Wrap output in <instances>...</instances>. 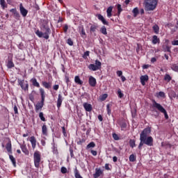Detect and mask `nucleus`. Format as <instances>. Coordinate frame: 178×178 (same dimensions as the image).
<instances>
[{
  "instance_id": "5",
  "label": "nucleus",
  "mask_w": 178,
  "mask_h": 178,
  "mask_svg": "<svg viewBox=\"0 0 178 178\" xmlns=\"http://www.w3.org/2000/svg\"><path fill=\"white\" fill-rule=\"evenodd\" d=\"M153 108H156L159 112L163 113L165 119H169V115H168V111L163 108L161 104L157 103L155 100L153 101Z\"/></svg>"
},
{
  "instance_id": "35",
  "label": "nucleus",
  "mask_w": 178,
  "mask_h": 178,
  "mask_svg": "<svg viewBox=\"0 0 178 178\" xmlns=\"http://www.w3.org/2000/svg\"><path fill=\"white\" fill-rule=\"evenodd\" d=\"M132 13H134V17H137V16H138V13H140V12L138 11V8H134L132 10Z\"/></svg>"
},
{
  "instance_id": "59",
  "label": "nucleus",
  "mask_w": 178,
  "mask_h": 178,
  "mask_svg": "<svg viewBox=\"0 0 178 178\" xmlns=\"http://www.w3.org/2000/svg\"><path fill=\"white\" fill-rule=\"evenodd\" d=\"M159 97H161V98H165V92H159Z\"/></svg>"
},
{
  "instance_id": "61",
  "label": "nucleus",
  "mask_w": 178,
  "mask_h": 178,
  "mask_svg": "<svg viewBox=\"0 0 178 178\" xmlns=\"http://www.w3.org/2000/svg\"><path fill=\"white\" fill-rule=\"evenodd\" d=\"M98 120H99V122H102V120H104V118H102V115H99L97 116Z\"/></svg>"
},
{
  "instance_id": "37",
  "label": "nucleus",
  "mask_w": 178,
  "mask_h": 178,
  "mask_svg": "<svg viewBox=\"0 0 178 178\" xmlns=\"http://www.w3.org/2000/svg\"><path fill=\"white\" fill-rule=\"evenodd\" d=\"M100 33H102V34H104V35H106L108 34V32L106 31V27H105V26H103L100 29Z\"/></svg>"
},
{
  "instance_id": "43",
  "label": "nucleus",
  "mask_w": 178,
  "mask_h": 178,
  "mask_svg": "<svg viewBox=\"0 0 178 178\" xmlns=\"http://www.w3.org/2000/svg\"><path fill=\"white\" fill-rule=\"evenodd\" d=\"M129 161L130 162H136V155L134 154H131L129 156Z\"/></svg>"
},
{
  "instance_id": "7",
  "label": "nucleus",
  "mask_w": 178,
  "mask_h": 178,
  "mask_svg": "<svg viewBox=\"0 0 178 178\" xmlns=\"http://www.w3.org/2000/svg\"><path fill=\"white\" fill-rule=\"evenodd\" d=\"M95 64L89 65L88 66L89 70H92V72H97V70H99V69H101V66H102V63L99 60H96Z\"/></svg>"
},
{
  "instance_id": "32",
  "label": "nucleus",
  "mask_w": 178,
  "mask_h": 178,
  "mask_svg": "<svg viewBox=\"0 0 178 178\" xmlns=\"http://www.w3.org/2000/svg\"><path fill=\"white\" fill-rule=\"evenodd\" d=\"M120 127H121V130L126 131L127 129V123H126L125 122H121Z\"/></svg>"
},
{
  "instance_id": "46",
  "label": "nucleus",
  "mask_w": 178,
  "mask_h": 178,
  "mask_svg": "<svg viewBox=\"0 0 178 178\" xmlns=\"http://www.w3.org/2000/svg\"><path fill=\"white\" fill-rule=\"evenodd\" d=\"M14 17L16 20H20V14L17 11L14 13Z\"/></svg>"
},
{
  "instance_id": "12",
  "label": "nucleus",
  "mask_w": 178,
  "mask_h": 178,
  "mask_svg": "<svg viewBox=\"0 0 178 178\" xmlns=\"http://www.w3.org/2000/svg\"><path fill=\"white\" fill-rule=\"evenodd\" d=\"M140 80L142 86H145V83L149 80V78L148 77V75H142L140 77Z\"/></svg>"
},
{
  "instance_id": "40",
  "label": "nucleus",
  "mask_w": 178,
  "mask_h": 178,
  "mask_svg": "<svg viewBox=\"0 0 178 178\" xmlns=\"http://www.w3.org/2000/svg\"><path fill=\"white\" fill-rule=\"evenodd\" d=\"M129 145H130L131 148H134V147H136V140L130 139Z\"/></svg>"
},
{
  "instance_id": "8",
  "label": "nucleus",
  "mask_w": 178,
  "mask_h": 178,
  "mask_svg": "<svg viewBox=\"0 0 178 178\" xmlns=\"http://www.w3.org/2000/svg\"><path fill=\"white\" fill-rule=\"evenodd\" d=\"M149 134H151V128H145L141 132L140 135V138H143V140H147Z\"/></svg>"
},
{
  "instance_id": "48",
  "label": "nucleus",
  "mask_w": 178,
  "mask_h": 178,
  "mask_svg": "<svg viewBox=\"0 0 178 178\" xmlns=\"http://www.w3.org/2000/svg\"><path fill=\"white\" fill-rule=\"evenodd\" d=\"M60 172L61 173H63V175H65L67 173V168H66V167H62L60 169Z\"/></svg>"
},
{
  "instance_id": "10",
  "label": "nucleus",
  "mask_w": 178,
  "mask_h": 178,
  "mask_svg": "<svg viewBox=\"0 0 178 178\" xmlns=\"http://www.w3.org/2000/svg\"><path fill=\"white\" fill-rule=\"evenodd\" d=\"M19 12L23 17H26V16H27V13H29V10L25 9L22 3L19 4Z\"/></svg>"
},
{
  "instance_id": "51",
  "label": "nucleus",
  "mask_w": 178,
  "mask_h": 178,
  "mask_svg": "<svg viewBox=\"0 0 178 178\" xmlns=\"http://www.w3.org/2000/svg\"><path fill=\"white\" fill-rule=\"evenodd\" d=\"M67 30H69V26H67V24H65L63 26V31L65 34L66 33H67Z\"/></svg>"
},
{
  "instance_id": "64",
  "label": "nucleus",
  "mask_w": 178,
  "mask_h": 178,
  "mask_svg": "<svg viewBox=\"0 0 178 178\" xmlns=\"http://www.w3.org/2000/svg\"><path fill=\"white\" fill-rule=\"evenodd\" d=\"M14 112L15 114H17L18 113V111H17V106H14Z\"/></svg>"
},
{
  "instance_id": "28",
  "label": "nucleus",
  "mask_w": 178,
  "mask_h": 178,
  "mask_svg": "<svg viewBox=\"0 0 178 178\" xmlns=\"http://www.w3.org/2000/svg\"><path fill=\"white\" fill-rule=\"evenodd\" d=\"M0 6L2 9H6L8 4L5 0H0Z\"/></svg>"
},
{
  "instance_id": "6",
  "label": "nucleus",
  "mask_w": 178,
  "mask_h": 178,
  "mask_svg": "<svg viewBox=\"0 0 178 178\" xmlns=\"http://www.w3.org/2000/svg\"><path fill=\"white\" fill-rule=\"evenodd\" d=\"M33 162L35 168H40V165H41V152L40 151L36 150L33 154Z\"/></svg>"
},
{
  "instance_id": "15",
  "label": "nucleus",
  "mask_w": 178,
  "mask_h": 178,
  "mask_svg": "<svg viewBox=\"0 0 178 178\" xmlns=\"http://www.w3.org/2000/svg\"><path fill=\"white\" fill-rule=\"evenodd\" d=\"M83 106L86 112H91L92 111V106L88 103H83Z\"/></svg>"
},
{
  "instance_id": "29",
  "label": "nucleus",
  "mask_w": 178,
  "mask_h": 178,
  "mask_svg": "<svg viewBox=\"0 0 178 178\" xmlns=\"http://www.w3.org/2000/svg\"><path fill=\"white\" fill-rule=\"evenodd\" d=\"M79 30L80 31V34H81V37H83V35H86V31L84 30V26H79Z\"/></svg>"
},
{
  "instance_id": "30",
  "label": "nucleus",
  "mask_w": 178,
  "mask_h": 178,
  "mask_svg": "<svg viewBox=\"0 0 178 178\" xmlns=\"http://www.w3.org/2000/svg\"><path fill=\"white\" fill-rule=\"evenodd\" d=\"M113 6H109L107 8L106 13H107L108 17H111L112 16V10H113Z\"/></svg>"
},
{
  "instance_id": "17",
  "label": "nucleus",
  "mask_w": 178,
  "mask_h": 178,
  "mask_svg": "<svg viewBox=\"0 0 178 178\" xmlns=\"http://www.w3.org/2000/svg\"><path fill=\"white\" fill-rule=\"evenodd\" d=\"M20 148H21L22 152H24V154H25V155H29L30 152L27 149V146H26L25 144L20 145Z\"/></svg>"
},
{
  "instance_id": "20",
  "label": "nucleus",
  "mask_w": 178,
  "mask_h": 178,
  "mask_svg": "<svg viewBox=\"0 0 178 178\" xmlns=\"http://www.w3.org/2000/svg\"><path fill=\"white\" fill-rule=\"evenodd\" d=\"M90 25V33H95V31H97V30H98V24H91Z\"/></svg>"
},
{
  "instance_id": "52",
  "label": "nucleus",
  "mask_w": 178,
  "mask_h": 178,
  "mask_svg": "<svg viewBox=\"0 0 178 178\" xmlns=\"http://www.w3.org/2000/svg\"><path fill=\"white\" fill-rule=\"evenodd\" d=\"M62 130L64 137H67V134L66 133V129H65V127H62Z\"/></svg>"
},
{
  "instance_id": "2",
  "label": "nucleus",
  "mask_w": 178,
  "mask_h": 178,
  "mask_svg": "<svg viewBox=\"0 0 178 178\" xmlns=\"http://www.w3.org/2000/svg\"><path fill=\"white\" fill-rule=\"evenodd\" d=\"M40 97H41V101L40 102H38L35 105V112H38L39 111H42V108L44 107V102H45V90L44 88H40L39 89Z\"/></svg>"
},
{
  "instance_id": "47",
  "label": "nucleus",
  "mask_w": 178,
  "mask_h": 178,
  "mask_svg": "<svg viewBox=\"0 0 178 178\" xmlns=\"http://www.w3.org/2000/svg\"><path fill=\"white\" fill-rule=\"evenodd\" d=\"M106 98H108V94H103L102 96H100L101 101H105Z\"/></svg>"
},
{
  "instance_id": "55",
  "label": "nucleus",
  "mask_w": 178,
  "mask_h": 178,
  "mask_svg": "<svg viewBox=\"0 0 178 178\" xmlns=\"http://www.w3.org/2000/svg\"><path fill=\"white\" fill-rule=\"evenodd\" d=\"M131 115H132V118H136V115H137V111L136 110L131 111Z\"/></svg>"
},
{
  "instance_id": "16",
  "label": "nucleus",
  "mask_w": 178,
  "mask_h": 178,
  "mask_svg": "<svg viewBox=\"0 0 178 178\" xmlns=\"http://www.w3.org/2000/svg\"><path fill=\"white\" fill-rule=\"evenodd\" d=\"M97 18L100 20V22L103 23V24H105L106 26H109V22H108L106 19H105V18L104 17V16H102V15L101 14L97 15Z\"/></svg>"
},
{
  "instance_id": "56",
  "label": "nucleus",
  "mask_w": 178,
  "mask_h": 178,
  "mask_svg": "<svg viewBox=\"0 0 178 178\" xmlns=\"http://www.w3.org/2000/svg\"><path fill=\"white\" fill-rule=\"evenodd\" d=\"M87 56H90V51H86L84 53V55H83V58H87Z\"/></svg>"
},
{
  "instance_id": "18",
  "label": "nucleus",
  "mask_w": 178,
  "mask_h": 178,
  "mask_svg": "<svg viewBox=\"0 0 178 178\" xmlns=\"http://www.w3.org/2000/svg\"><path fill=\"white\" fill-rule=\"evenodd\" d=\"M152 42L153 45H156V44H159V42H161V40L159 38L157 35H154L152 36Z\"/></svg>"
},
{
  "instance_id": "31",
  "label": "nucleus",
  "mask_w": 178,
  "mask_h": 178,
  "mask_svg": "<svg viewBox=\"0 0 178 178\" xmlns=\"http://www.w3.org/2000/svg\"><path fill=\"white\" fill-rule=\"evenodd\" d=\"M152 29L155 34H159V26L155 24L152 26Z\"/></svg>"
},
{
  "instance_id": "21",
  "label": "nucleus",
  "mask_w": 178,
  "mask_h": 178,
  "mask_svg": "<svg viewBox=\"0 0 178 178\" xmlns=\"http://www.w3.org/2000/svg\"><path fill=\"white\" fill-rule=\"evenodd\" d=\"M8 69H12L15 66V63H13V60L12 58H8L6 65Z\"/></svg>"
},
{
  "instance_id": "11",
  "label": "nucleus",
  "mask_w": 178,
  "mask_h": 178,
  "mask_svg": "<svg viewBox=\"0 0 178 178\" xmlns=\"http://www.w3.org/2000/svg\"><path fill=\"white\" fill-rule=\"evenodd\" d=\"M88 83L90 87H95V86H97V79H95L94 76H89Z\"/></svg>"
},
{
  "instance_id": "53",
  "label": "nucleus",
  "mask_w": 178,
  "mask_h": 178,
  "mask_svg": "<svg viewBox=\"0 0 178 178\" xmlns=\"http://www.w3.org/2000/svg\"><path fill=\"white\" fill-rule=\"evenodd\" d=\"M117 75L118 76V77H122V76H123V72L118 70L116 72Z\"/></svg>"
},
{
  "instance_id": "62",
  "label": "nucleus",
  "mask_w": 178,
  "mask_h": 178,
  "mask_svg": "<svg viewBox=\"0 0 178 178\" xmlns=\"http://www.w3.org/2000/svg\"><path fill=\"white\" fill-rule=\"evenodd\" d=\"M172 45H178V40L172 41Z\"/></svg>"
},
{
  "instance_id": "23",
  "label": "nucleus",
  "mask_w": 178,
  "mask_h": 178,
  "mask_svg": "<svg viewBox=\"0 0 178 178\" xmlns=\"http://www.w3.org/2000/svg\"><path fill=\"white\" fill-rule=\"evenodd\" d=\"M31 82L32 83V84L34 87H37L38 88H40V83H38V81H37V79L32 78L31 79Z\"/></svg>"
},
{
  "instance_id": "39",
  "label": "nucleus",
  "mask_w": 178,
  "mask_h": 178,
  "mask_svg": "<svg viewBox=\"0 0 178 178\" xmlns=\"http://www.w3.org/2000/svg\"><path fill=\"white\" fill-rule=\"evenodd\" d=\"M95 143L90 142L88 145L86 146V149H90V148H95Z\"/></svg>"
},
{
  "instance_id": "27",
  "label": "nucleus",
  "mask_w": 178,
  "mask_h": 178,
  "mask_svg": "<svg viewBox=\"0 0 178 178\" xmlns=\"http://www.w3.org/2000/svg\"><path fill=\"white\" fill-rule=\"evenodd\" d=\"M168 96L170 99H173V98H176L177 97L176 92H175L174 90H170L168 93Z\"/></svg>"
},
{
  "instance_id": "26",
  "label": "nucleus",
  "mask_w": 178,
  "mask_h": 178,
  "mask_svg": "<svg viewBox=\"0 0 178 178\" xmlns=\"http://www.w3.org/2000/svg\"><path fill=\"white\" fill-rule=\"evenodd\" d=\"M6 150L8 152H10V154H12V143L9 141L6 145Z\"/></svg>"
},
{
  "instance_id": "49",
  "label": "nucleus",
  "mask_w": 178,
  "mask_h": 178,
  "mask_svg": "<svg viewBox=\"0 0 178 178\" xmlns=\"http://www.w3.org/2000/svg\"><path fill=\"white\" fill-rule=\"evenodd\" d=\"M170 144L167 142H162L161 143V147H163L164 148H168V147H170Z\"/></svg>"
},
{
  "instance_id": "36",
  "label": "nucleus",
  "mask_w": 178,
  "mask_h": 178,
  "mask_svg": "<svg viewBox=\"0 0 178 178\" xmlns=\"http://www.w3.org/2000/svg\"><path fill=\"white\" fill-rule=\"evenodd\" d=\"M10 160L11 161L13 166L16 168V159L13 155H9Z\"/></svg>"
},
{
  "instance_id": "13",
  "label": "nucleus",
  "mask_w": 178,
  "mask_h": 178,
  "mask_svg": "<svg viewBox=\"0 0 178 178\" xmlns=\"http://www.w3.org/2000/svg\"><path fill=\"white\" fill-rule=\"evenodd\" d=\"M30 142L31 143L33 149H35V147H37V139H35V137L31 136Z\"/></svg>"
},
{
  "instance_id": "1",
  "label": "nucleus",
  "mask_w": 178,
  "mask_h": 178,
  "mask_svg": "<svg viewBox=\"0 0 178 178\" xmlns=\"http://www.w3.org/2000/svg\"><path fill=\"white\" fill-rule=\"evenodd\" d=\"M35 33L36 35H38V37H39V38H44L45 40H48L49 38V35L51 34V29L48 25L42 24V31L37 30Z\"/></svg>"
},
{
  "instance_id": "63",
  "label": "nucleus",
  "mask_w": 178,
  "mask_h": 178,
  "mask_svg": "<svg viewBox=\"0 0 178 178\" xmlns=\"http://www.w3.org/2000/svg\"><path fill=\"white\" fill-rule=\"evenodd\" d=\"M10 11L12 12V13H13V15L17 12L16 8H12L11 10H10Z\"/></svg>"
},
{
  "instance_id": "4",
  "label": "nucleus",
  "mask_w": 178,
  "mask_h": 178,
  "mask_svg": "<svg viewBox=\"0 0 178 178\" xmlns=\"http://www.w3.org/2000/svg\"><path fill=\"white\" fill-rule=\"evenodd\" d=\"M140 143L138 145V149H141L143 148V146L144 144L146 145H148L149 147H152L154 145V138H152V136H148L147 138V140L143 139L142 138H140Z\"/></svg>"
},
{
  "instance_id": "19",
  "label": "nucleus",
  "mask_w": 178,
  "mask_h": 178,
  "mask_svg": "<svg viewBox=\"0 0 178 178\" xmlns=\"http://www.w3.org/2000/svg\"><path fill=\"white\" fill-rule=\"evenodd\" d=\"M103 172L101 170V168H96L95 169V173L93 174L94 178H98L101 175H102Z\"/></svg>"
},
{
  "instance_id": "3",
  "label": "nucleus",
  "mask_w": 178,
  "mask_h": 178,
  "mask_svg": "<svg viewBox=\"0 0 178 178\" xmlns=\"http://www.w3.org/2000/svg\"><path fill=\"white\" fill-rule=\"evenodd\" d=\"M158 6V0H145V10L151 11L155 10Z\"/></svg>"
},
{
  "instance_id": "58",
  "label": "nucleus",
  "mask_w": 178,
  "mask_h": 178,
  "mask_svg": "<svg viewBox=\"0 0 178 178\" xmlns=\"http://www.w3.org/2000/svg\"><path fill=\"white\" fill-rule=\"evenodd\" d=\"M53 89L54 90V91H58V90H59V85H54L53 86Z\"/></svg>"
},
{
  "instance_id": "25",
  "label": "nucleus",
  "mask_w": 178,
  "mask_h": 178,
  "mask_svg": "<svg viewBox=\"0 0 178 178\" xmlns=\"http://www.w3.org/2000/svg\"><path fill=\"white\" fill-rule=\"evenodd\" d=\"M74 82L76 83V84H78L79 86H83V81H81V79H80V76H76L74 78Z\"/></svg>"
},
{
  "instance_id": "33",
  "label": "nucleus",
  "mask_w": 178,
  "mask_h": 178,
  "mask_svg": "<svg viewBox=\"0 0 178 178\" xmlns=\"http://www.w3.org/2000/svg\"><path fill=\"white\" fill-rule=\"evenodd\" d=\"M170 69L173 70V72H178V65L177 64H171Z\"/></svg>"
},
{
  "instance_id": "41",
  "label": "nucleus",
  "mask_w": 178,
  "mask_h": 178,
  "mask_svg": "<svg viewBox=\"0 0 178 178\" xmlns=\"http://www.w3.org/2000/svg\"><path fill=\"white\" fill-rule=\"evenodd\" d=\"M74 177L75 178H83V177H81V175H80V172H79V170H77L76 168L74 170Z\"/></svg>"
},
{
  "instance_id": "60",
  "label": "nucleus",
  "mask_w": 178,
  "mask_h": 178,
  "mask_svg": "<svg viewBox=\"0 0 178 178\" xmlns=\"http://www.w3.org/2000/svg\"><path fill=\"white\" fill-rule=\"evenodd\" d=\"M90 152H91L92 155H93V156H97V151L91 150Z\"/></svg>"
},
{
  "instance_id": "22",
  "label": "nucleus",
  "mask_w": 178,
  "mask_h": 178,
  "mask_svg": "<svg viewBox=\"0 0 178 178\" xmlns=\"http://www.w3.org/2000/svg\"><path fill=\"white\" fill-rule=\"evenodd\" d=\"M42 85L44 87V88H47V90H49V88L52 87L51 82L42 81Z\"/></svg>"
},
{
  "instance_id": "9",
  "label": "nucleus",
  "mask_w": 178,
  "mask_h": 178,
  "mask_svg": "<svg viewBox=\"0 0 178 178\" xmlns=\"http://www.w3.org/2000/svg\"><path fill=\"white\" fill-rule=\"evenodd\" d=\"M18 83L24 91H29V82L27 81L18 79Z\"/></svg>"
},
{
  "instance_id": "44",
  "label": "nucleus",
  "mask_w": 178,
  "mask_h": 178,
  "mask_svg": "<svg viewBox=\"0 0 178 178\" xmlns=\"http://www.w3.org/2000/svg\"><path fill=\"white\" fill-rule=\"evenodd\" d=\"M106 111L108 115H111V113H112V110H111V105L107 104L106 105Z\"/></svg>"
},
{
  "instance_id": "54",
  "label": "nucleus",
  "mask_w": 178,
  "mask_h": 178,
  "mask_svg": "<svg viewBox=\"0 0 178 178\" xmlns=\"http://www.w3.org/2000/svg\"><path fill=\"white\" fill-rule=\"evenodd\" d=\"M67 43L68 44V45H70L72 47V45H73V40H72V39L69 38L67 40Z\"/></svg>"
},
{
  "instance_id": "57",
  "label": "nucleus",
  "mask_w": 178,
  "mask_h": 178,
  "mask_svg": "<svg viewBox=\"0 0 178 178\" xmlns=\"http://www.w3.org/2000/svg\"><path fill=\"white\" fill-rule=\"evenodd\" d=\"M113 138L118 140H119V136L116 134H113Z\"/></svg>"
},
{
  "instance_id": "34",
  "label": "nucleus",
  "mask_w": 178,
  "mask_h": 178,
  "mask_svg": "<svg viewBox=\"0 0 178 178\" xmlns=\"http://www.w3.org/2000/svg\"><path fill=\"white\" fill-rule=\"evenodd\" d=\"M171 80H172V76H170L169 74H165L164 76V81H167V83H169L170 82Z\"/></svg>"
},
{
  "instance_id": "45",
  "label": "nucleus",
  "mask_w": 178,
  "mask_h": 178,
  "mask_svg": "<svg viewBox=\"0 0 178 178\" xmlns=\"http://www.w3.org/2000/svg\"><path fill=\"white\" fill-rule=\"evenodd\" d=\"M52 151L54 154H56V155H58V147L55 146V144L53 145Z\"/></svg>"
},
{
  "instance_id": "38",
  "label": "nucleus",
  "mask_w": 178,
  "mask_h": 178,
  "mask_svg": "<svg viewBox=\"0 0 178 178\" xmlns=\"http://www.w3.org/2000/svg\"><path fill=\"white\" fill-rule=\"evenodd\" d=\"M117 9H118V16H120V13H122V12L123 11V9L122 8V5L118 4Z\"/></svg>"
},
{
  "instance_id": "24",
  "label": "nucleus",
  "mask_w": 178,
  "mask_h": 178,
  "mask_svg": "<svg viewBox=\"0 0 178 178\" xmlns=\"http://www.w3.org/2000/svg\"><path fill=\"white\" fill-rule=\"evenodd\" d=\"M42 134H43V136H48V128L45 124H43L42 127Z\"/></svg>"
},
{
  "instance_id": "50",
  "label": "nucleus",
  "mask_w": 178,
  "mask_h": 178,
  "mask_svg": "<svg viewBox=\"0 0 178 178\" xmlns=\"http://www.w3.org/2000/svg\"><path fill=\"white\" fill-rule=\"evenodd\" d=\"M118 95L119 98H123L124 95L122 93V90L120 89L118 90Z\"/></svg>"
},
{
  "instance_id": "14",
  "label": "nucleus",
  "mask_w": 178,
  "mask_h": 178,
  "mask_svg": "<svg viewBox=\"0 0 178 178\" xmlns=\"http://www.w3.org/2000/svg\"><path fill=\"white\" fill-rule=\"evenodd\" d=\"M62 102H63V97L59 94L57 99V108L59 109L62 106Z\"/></svg>"
},
{
  "instance_id": "42",
  "label": "nucleus",
  "mask_w": 178,
  "mask_h": 178,
  "mask_svg": "<svg viewBox=\"0 0 178 178\" xmlns=\"http://www.w3.org/2000/svg\"><path fill=\"white\" fill-rule=\"evenodd\" d=\"M39 118L42 122H47V120L45 119V117H44V113L40 112L39 113Z\"/></svg>"
}]
</instances>
